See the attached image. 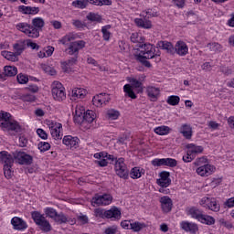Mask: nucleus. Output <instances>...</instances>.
<instances>
[{
  "mask_svg": "<svg viewBox=\"0 0 234 234\" xmlns=\"http://www.w3.org/2000/svg\"><path fill=\"white\" fill-rule=\"evenodd\" d=\"M110 28L111 25H107L101 27V33H102V37L104 41H109L111 39V33H110Z\"/></svg>",
  "mask_w": 234,
  "mask_h": 234,
  "instance_id": "43",
  "label": "nucleus"
},
{
  "mask_svg": "<svg viewBox=\"0 0 234 234\" xmlns=\"http://www.w3.org/2000/svg\"><path fill=\"white\" fill-rule=\"evenodd\" d=\"M207 163V158L206 156H203V157L197 158L194 162V165L202 167V165H206Z\"/></svg>",
  "mask_w": 234,
  "mask_h": 234,
  "instance_id": "54",
  "label": "nucleus"
},
{
  "mask_svg": "<svg viewBox=\"0 0 234 234\" xmlns=\"http://www.w3.org/2000/svg\"><path fill=\"white\" fill-rule=\"evenodd\" d=\"M207 48H209L210 52H222V45L218 44V42H211L207 45Z\"/></svg>",
  "mask_w": 234,
  "mask_h": 234,
  "instance_id": "36",
  "label": "nucleus"
},
{
  "mask_svg": "<svg viewBox=\"0 0 234 234\" xmlns=\"http://www.w3.org/2000/svg\"><path fill=\"white\" fill-rule=\"evenodd\" d=\"M181 228L184 231H189L190 233H197V231H198V225L188 221L181 222Z\"/></svg>",
  "mask_w": 234,
  "mask_h": 234,
  "instance_id": "26",
  "label": "nucleus"
},
{
  "mask_svg": "<svg viewBox=\"0 0 234 234\" xmlns=\"http://www.w3.org/2000/svg\"><path fill=\"white\" fill-rule=\"evenodd\" d=\"M17 82L20 83V85H25L26 83H28V77L24 74H18L16 77Z\"/></svg>",
  "mask_w": 234,
  "mask_h": 234,
  "instance_id": "52",
  "label": "nucleus"
},
{
  "mask_svg": "<svg viewBox=\"0 0 234 234\" xmlns=\"http://www.w3.org/2000/svg\"><path fill=\"white\" fill-rule=\"evenodd\" d=\"M81 48H85V41L79 40V41L70 43L68 49H66V52H68L69 56H74V57L68 59L66 62H64L65 65H67V67H72L78 63V56Z\"/></svg>",
  "mask_w": 234,
  "mask_h": 234,
  "instance_id": "1",
  "label": "nucleus"
},
{
  "mask_svg": "<svg viewBox=\"0 0 234 234\" xmlns=\"http://www.w3.org/2000/svg\"><path fill=\"white\" fill-rule=\"evenodd\" d=\"M74 39H76V35L69 34L66 35L62 39H60V43H62V45H69V43L74 41Z\"/></svg>",
  "mask_w": 234,
  "mask_h": 234,
  "instance_id": "48",
  "label": "nucleus"
},
{
  "mask_svg": "<svg viewBox=\"0 0 234 234\" xmlns=\"http://www.w3.org/2000/svg\"><path fill=\"white\" fill-rule=\"evenodd\" d=\"M14 160H16L14 154H10L6 151L0 152V162H2L4 165H14Z\"/></svg>",
  "mask_w": 234,
  "mask_h": 234,
  "instance_id": "18",
  "label": "nucleus"
},
{
  "mask_svg": "<svg viewBox=\"0 0 234 234\" xmlns=\"http://www.w3.org/2000/svg\"><path fill=\"white\" fill-rule=\"evenodd\" d=\"M198 222H201V224H207V226H213V224H215V218L209 215L202 214Z\"/></svg>",
  "mask_w": 234,
  "mask_h": 234,
  "instance_id": "33",
  "label": "nucleus"
},
{
  "mask_svg": "<svg viewBox=\"0 0 234 234\" xmlns=\"http://www.w3.org/2000/svg\"><path fill=\"white\" fill-rule=\"evenodd\" d=\"M10 117L11 115L8 112H0V127L6 129V131L21 133V125L17 122H11Z\"/></svg>",
  "mask_w": 234,
  "mask_h": 234,
  "instance_id": "4",
  "label": "nucleus"
},
{
  "mask_svg": "<svg viewBox=\"0 0 234 234\" xmlns=\"http://www.w3.org/2000/svg\"><path fill=\"white\" fill-rule=\"evenodd\" d=\"M25 48H27V42L25 40L18 41L14 45V50L16 56H21Z\"/></svg>",
  "mask_w": 234,
  "mask_h": 234,
  "instance_id": "32",
  "label": "nucleus"
},
{
  "mask_svg": "<svg viewBox=\"0 0 234 234\" xmlns=\"http://www.w3.org/2000/svg\"><path fill=\"white\" fill-rule=\"evenodd\" d=\"M180 133H182L183 136H185L186 140H191V137L193 136V131L191 129V126L187 124H184L181 127Z\"/></svg>",
  "mask_w": 234,
  "mask_h": 234,
  "instance_id": "34",
  "label": "nucleus"
},
{
  "mask_svg": "<svg viewBox=\"0 0 234 234\" xmlns=\"http://www.w3.org/2000/svg\"><path fill=\"white\" fill-rule=\"evenodd\" d=\"M83 116H85V108L83 106H77L75 109L74 122L81 125L83 123Z\"/></svg>",
  "mask_w": 234,
  "mask_h": 234,
  "instance_id": "22",
  "label": "nucleus"
},
{
  "mask_svg": "<svg viewBox=\"0 0 234 234\" xmlns=\"http://www.w3.org/2000/svg\"><path fill=\"white\" fill-rule=\"evenodd\" d=\"M117 229L116 227H111L106 229L105 234H116Z\"/></svg>",
  "mask_w": 234,
  "mask_h": 234,
  "instance_id": "64",
  "label": "nucleus"
},
{
  "mask_svg": "<svg viewBox=\"0 0 234 234\" xmlns=\"http://www.w3.org/2000/svg\"><path fill=\"white\" fill-rule=\"evenodd\" d=\"M107 116L109 120H118L120 118V112L112 109L107 111Z\"/></svg>",
  "mask_w": 234,
  "mask_h": 234,
  "instance_id": "47",
  "label": "nucleus"
},
{
  "mask_svg": "<svg viewBox=\"0 0 234 234\" xmlns=\"http://www.w3.org/2000/svg\"><path fill=\"white\" fill-rule=\"evenodd\" d=\"M208 127H209V129H212L213 131H217V129H218L220 127V124L215 121H210V122H208Z\"/></svg>",
  "mask_w": 234,
  "mask_h": 234,
  "instance_id": "60",
  "label": "nucleus"
},
{
  "mask_svg": "<svg viewBox=\"0 0 234 234\" xmlns=\"http://www.w3.org/2000/svg\"><path fill=\"white\" fill-rule=\"evenodd\" d=\"M134 23L135 25H137V27H140L141 28H152L153 27L151 21L145 18H135Z\"/></svg>",
  "mask_w": 234,
  "mask_h": 234,
  "instance_id": "31",
  "label": "nucleus"
},
{
  "mask_svg": "<svg viewBox=\"0 0 234 234\" xmlns=\"http://www.w3.org/2000/svg\"><path fill=\"white\" fill-rule=\"evenodd\" d=\"M157 47L162 48V50H166L168 54H175V47H173L171 42L161 40L157 43Z\"/></svg>",
  "mask_w": 234,
  "mask_h": 234,
  "instance_id": "28",
  "label": "nucleus"
},
{
  "mask_svg": "<svg viewBox=\"0 0 234 234\" xmlns=\"http://www.w3.org/2000/svg\"><path fill=\"white\" fill-rule=\"evenodd\" d=\"M189 52V48L187 44L184 41H177L174 48V54H177L178 56H187Z\"/></svg>",
  "mask_w": 234,
  "mask_h": 234,
  "instance_id": "14",
  "label": "nucleus"
},
{
  "mask_svg": "<svg viewBox=\"0 0 234 234\" xmlns=\"http://www.w3.org/2000/svg\"><path fill=\"white\" fill-rule=\"evenodd\" d=\"M45 214L49 218L55 220L56 217H58V211L52 207L45 208Z\"/></svg>",
  "mask_w": 234,
  "mask_h": 234,
  "instance_id": "49",
  "label": "nucleus"
},
{
  "mask_svg": "<svg viewBox=\"0 0 234 234\" xmlns=\"http://www.w3.org/2000/svg\"><path fill=\"white\" fill-rule=\"evenodd\" d=\"M165 158L162 159H154L152 161V165H154V167H160L161 165H165Z\"/></svg>",
  "mask_w": 234,
  "mask_h": 234,
  "instance_id": "57",
  "label": "nucleus"
},
{
  "mask_svg": "<svg viewBox=\"0 0 234 234\" xmlns=\"http://www.w3.org/2000/svg\"><path fill=\"white\" fill-rule=\"evenodd\" d=\"M72 6H75V8H86L87 2L81 1V0H76L72 2Z\"/></svg>",
  "mask_w": 234,
  "mask_h": 234,
  "instance_id": "55",
  "label": "nucleus"
},
{
  "mask_svg": "<svg viewBox=\"0 0 234 234\" xmlns=\"http://www.w3.org/2000/svg\"><path fill=\"white\" fill-rule=\"evenodd\" d=\"M55 222H58V224H67L69 219L67 218V216L63 214V212H60L59 214L57 213V216L55 217Z\"/></svg>",
  "mask_w": 234,
  "mask_h": 234,
  "instance_id": "46",
  "label": "nucleus"
},
{
  "mask_svg": "<svg viewBox=\"0 0 234 234\" xmlns=\"http://www.w3.org/2000/svg\"><path fill=\"white\" fill-rule=\"evenodd\" d=\"M51 87L52 96L56 101H63V100H66L67 93H65V87H63L61 82L54 81Z\"/></svg>",
  "mask_w": 234,
  "mask_h": 234,
  "instance_id": "8",
  "label": "nucleus"
},
{
  "mask_svg": "<svg viewBox=\"0 0 234 234\" xmlns=\"http://www.w3.org/2000/svg\"><path fill=\"white\" fill-rule=\"evenodd\" d=\"M86 18L92 23H101V16L95 13H90Z\"/></svg>",
  "mask_w": 234,
  "mask_h": 234,
  "instance_id": "42",
  "label": "nucleus"
},
{
  "mask_svg": "<svg viewBox=\"0 0 234 234\" xmlns=\"http://www.w3.org/2000/svg\"><path fill=\"white\" fill-rule=\"evenodd\" d=\"M16 29L26 34V36H28V37H34L32 36V25L28 23L22 22L17 24Z\"/></svg>",
  "mask_w": 234,
  "mask_h": 234,
  "instance_id": "23",
  "label": "nucleus"
},
{
  "mask_svg": "<svg viewBox=\"0 0 234 234\" xmlns=\"http://www.w3.org/2000/svg\"><path fill=\"white\" fill-rule=\"evenodd\" d=\"M215 167L211 165H203L197 169V175L200 176H209L213 173Z\"/></svg>",
  "mask_w": 234,
  "mask_h": 234,
  "instance_id": "21",
  "label": "nucleus"
},
{
  "mask_svg": "<svg viewBox=\"0 0 234 234\" xmlns=\"http://www.w3.org/2000/svg\"><path fill=\"white\" fill-rule=\"evenodd\" d=\"M171 174L169 172L163 171L160 173V179H157L156 184H158L161 187H169L171 186Z\"/></svg>",
  "mask_w": 234,
  "mask_h": 234,
  "instance_id": "15",
  "label": "nucleus"
},
{
  "mask_svg": "<svg viewBox=\"0 0 234 234\" xmlns=\"http://www.w3.org/2000/svg\"><path fill=\"white\" fill-rule=\"evenodd\" d=\"M12 165H4V175L8 180L9 178H12V176L14 175V172L12 171Z\"/></svg>",
  "mask_w": 234,
  "mask_h": 234,
  "instance_id": "50",
  "label": "nucleus"
},
{
  "mask_svg": "<svg viewBox=\"0 0 234 234\" xmlns=\"http://www.w3.org/2000/svg\"><path fill=\"white\" fill-rule=\"evenodd\" d=\"M31 218L34 220L35 224L38 226L41 231L44 233H48V231H52V226L50 222L47 220V218L39 213V211L31 212Z\"/></svg>",
  "mask_w": 234,
  "mask_h": 234,
  "instance_id": "6",
  "label": "nucleus"
},
{
  "mask_svg": "<svg viewBox=\"0 0 234 234\" xmlns=\"http://www.w3.org/2000/svg\"><path fill=\"white\" fill-rule=\"evenodd\" d=\"M62 142L64 145L69 147V149H72V147L76 149V147H78V144H80V139L78 137H73L71 135H66L64 136Z\"/></svg>",
  "mask_w": 234,
  "mask_h": 234,
  "instance_id": "20",
  "label": "nucleus"
},
{
  "mask_svg": "<svg viewBox=\"0 0 234 234\" xmlns=\"http://www.w3.org/2000/svg\"><path fill=\"white\" fill-rule=\"evenodd\" d=\"M13 156L20 165H32L34 162V157L25 152L16 150V152H13Z\"/></svg>",
  "mask_w": 234,
  "mask_h": 234,
  "instance_id": "10",
  "label": "nucleus"
},
{
  "mask_svg": "<svg viewBox=\"0 0 234 234\" xmlns=\"http://www.w3.org/2000/svg\"><path fill=\"white\" fill-rule=\"evenodd\" d=\"M146 94L150 98L151 101H156L158 96H160V89L153 86H148L146 88Z\"/></svg>",
  "mask_w": 234,
  "mask_h": 234,
  "instance_id": "24",
  "label": "nucleus"
},
{
  "mask_svg": "<svg viewBox=\"0 0 234 234\" xmlns=\"http://www.w3.org/2000/svg\"><path fill=\"white\" fill-rule=\"evenodd\" d=\"M18 8H19V11L22 12L23 14H26V15L30 14L31 6L20 5Z\"/></svg>",
  "mask_w": 234,
  "mask_h": 234,
  "instance_id": "62",
  "label": "nucleus"
},
{
  "mask_svg": "<svg viewBox=\"0 0 234 234\" xmlns=\"http://www.w3.org/2000/svg\"><path fill=\"white\" fill-rule=\"evenodd\" d=\"M16 75H17V68L16 67H15V66L4 67V76H5L4 80H6V78H12Z\"/></svg>",
  "mask_w": 234,
  "mask_h": 234,
  "instance_id": "29",
  "label": "nucleus"
},
{
  "mask_svg": "<svg viewBox=\"0 0 234 234\" xmlns=\"http://www.w3.org/2000/svg\"><path fill=\"white\" fill-rule=\"evenodd\" d=\"M37 133L39 136V138H42V140H47V138H48V135L47 134V132H45V130L38 128L37 130Z\"/></svg>",
  "mask_w": 234,
  "mask_h": 234,
  "instance_id": "58",
  "label": "nucleus"
},
{
  "mask_svg": "<svg viewBox=\"0 0 234 234\" xmlns=\"http://www.w3.org/2000/svg\"><path fill=\"white\" fill-rule=\"evenodd\" d=\"M11 224L14 227V229H16L17 231H23L28 228V225L25 222V220L19 217H14L11 219Z\"/></svg>",
  "mask_w": 234,
  "mask_h": 234,
  "instance_id": "16",
  "label": "nucleus"
},
{
  "mask_svg": "<svg viewBox=\"0 0 234 234\" xmlns=\"http://www.w3.org/2000/svg\"><path fill=\"white\" fill-rule=\"evenodd\" d=\"M203 213L204 212L197 207L186 208V215H189L192 218H196V220H200Z\"/></svg>",
  "mask_w": 234,
  "mask_h": 234,
  "instance_id": "25",
  "label": "nucleus"
},
{
  "mask_svg": "<svg viewBox=\"0 0 234 234\" xmlns=\"http://www.w3.org/2000/svg\"><path fill=\"white\" fill-rule=\"evenodd\" d=\"M96 120V112L92 110H88L84 112L83 122L80 123L82 127H87L88 124H90Z\"/></svg>",
  "mask_w": 234,
  "mask_h": 234,
  "instance_id": "19",
  "label": "nucleus"
},
{
  "mask_svg": "<svg viewBox=\"0 0 234 234\" xmlns=\"http://www.w3.org/2000/svg\"><path fill=\"white\" fill-rule=\"evenodd\" d=\"M72 25H74L76 28H85V27H87V25L80 20H73Z\"/></svg>",
  "mask_w": 234,
  "mask_h": 234,
  "instance_id": "61",
  "label": "nucleus"
},
{
  "mask_svg": "<svg viewBox=\"0 0 234 234\" xmlns=\"http://www.w3.org/2000/svg\"><path fill=\"white\" fill-rule=\"evenodd\" d=\"M144 228H147V225H145V223L135 221V222H132L130 229H133V231H134L135 233H138V231H142Z\"/></svg>",
  "mask_w": 234,
  "mask_h": 234,
  "instance_id": "37",
  "label": "nucleus"
},
{
  "mask_svg": "<svg viewBox=\"0 0 234 234\" xmlns=\"http://www.w3.org/2000/svg\"><path fill=\"white\" fill-rule=\"evenodd\" d=\"M107 160H110V164L115 163V173L120 178L126 179L129 176V170H127V165H125V159L123 158H115L114 155L107 154L105 156Z\"/></svg>",
  "mask_w": 234,
  "mask_h": 234,
  "instance_id": "2",
  "label": "nucleus"
},
{
  "mask_svg": "<svg viewBox=\"0 0 234 234\" xmlns=\"http://www.w3.org/2000/svg\"><path fill=\"white\" fill-rule=\"evenodd\" d=\"M127 80L129 83H131L132 87H133V89H137L138 94H142V92H144V88L142 87V82L144 81V79L137 80L130 77Z\"/></svg>",
  "mask_w": 234,
  "mask_h": 234,
  "instance_id": "27",
  "label": "nucleus"
},
{
  "mask_svg": "<svg viewBox=\"0 0 234 234\" xmlns=\"http://www.w3.org/2000/svg\"><path fill=\"white\" fill-rule=\"evenodd\" d=\"M177 162L176 159L173 158H165V165H167L168 167H176Z\"/></svg>",
  "mask_w": 234,
  "mask_h": 234,
  "instance_id": "56",
  "label": "nucleus"
},
{
  "mask_svg": "<svg viewBox=\"0 0 234 234\" xmlns=\"http://www.w3.org/2000/svg\"><path fill=\"white\" fill-rule=\"evenodd\" d=\"M63 128V125L59 122H49V129L51 133L52 138L54 140H61V129Z\"/></svg>",
  "mask_w": 234,
  "mask_h": 234,
  "instance_id": "13",
  "label": "nucleus"
},
{
  "mask_svg": "<svg viewBox=\"0 0 234 234\" xmlns=\"http://www.w3.org/2000/svg\"><path fill=\"white\" fill-rule=\"evenodd\" d=\"M86 3L90 5H94L95 6H111L112 5V0H85Z\"/></svg>",
  "mask_w": 234,
  "mask_h": 234,
  "instance_id": "30",
  "label": "nucleus"
},
{
  "mask_svg": "<svg viewBox=\"0 0 234 234\" xmlns=\"http://www.w3.org/2000/svg\"><path fill=\"white\" fill-rule=\"evenodd\" d=\"M94 217H96V218H113V220H120L122 218V211L116 207L109 210L95 208Z\"/></svg>",
  "mask_w": 234,
  "mask_h": 234,
  "instance_id": "3",
  "label": "nucleus"
},
{
  "mask_svg": "<svg viewBox=\"0 0 234 234\" xmlns=\"http://www.w3.org/2000/svg\"><path fill=\"white\" fill-rule=\"evenodd\" d=\"M38 149L41 153H45L46 151H48V149H50V144L47 142H40L38 144Z\"/></svg>",
  "mask_w": 234,
  "mask_h": 234,
  "instance_id": "51",
  "label": "nucleus"
},
{
  "mask_svg": "<svg viewBox=\"0 0 234 234\" xmlns=\"http://www.w3.org/2000/svg\"><path fill=\"white\" fill-rule=\"evenodd\" d=\"M186 154L183 156V162L189 163L193 162L194 158H197V154L204 152V147L197 146L195 144H186Z\"/></svg>",
  "mask_w": 234,
  "mask_h": 234,
  "instance_id": "7",
  "label": "nucleus"
},
{
  "mask_svg": "<svg viewBox=\"0 0 234 234\" xmlns=\"http://www.w3.org/2000/svg\"><path fill=\"white\" fill-rule=\"evenodd\" d=\"M92 102L96 107H101L103 105V93L94 96Z\"/></svg>",
  "mask_w": 234,
  "mask_h": 234,
  "instance_id": "44",
  "label": "nucleus"
},
{
  "mask_svg": "<svg viewBox=\"0 0 234 234\" xmlns=\"http://www.w3.org/2000/svg\"><path fill=\"white\" fill-rule=\"evenodd\" d=\"M21 100L23 101H29V102H32V101H36V96L34 94H24L21 96Z\"/></svg>",
  "mask_w": 234,
  "mask_h": 234,
  "instance_id": "53",
  "label": "nucleus"
},
{
  "mask_svg": "<svg viewBox=\"0 0 234 234\" xmlns=\"http://www.w3.org/2000/svg\"><path fill=\"white\" fill-rule=\"evenodd\" d=\"M123 90L128 98H131L132 100H136V93H134V90H133V86H131V84L124 85Z\"/></svg>",
  "mask_w": 234,
  "mask_h": 234,
  "instance_id": "35",
  "label": "nucleus"
},
{
  "mask_svg": "<svg viewBox=\"0 0 234 234\" xmlns=\"http://www.w3.org/2000/svg\"><path fill=\"white\" fill-rule=\"evenodd\" d=\"M87 94V90L84 89L79 88L72 90V98H85V95Z\"/></svg>",
  "mask_w": 234,
  "mask_h": 234,
  "instance_id": "40",
  "label": "nucleus"
},
{
  "mask_svg": "<svg viewBox=\"0 0 234 234\" xmlns=\"http://www.w3.org/2000/svg\"><path fill=\"white\" fill-rule=\"evenodd\" d=\"M140 49V55L144 56L148 59H155L156 63L160 62V51L156 52L154 47L152 44H142L138 45Z\"/></svg>",
  "mask_w": 234,
  "mask_h": 234,
  "instance_id": "5",
  "label": "nucleus"
},
{
  "mask_svg": "<svg viewBox=\"0 0 234 234\" xmlns=\"http://www.w3.org/2000/svg\"><path fill=\"white\" fill-rule=\"evenodd\" d=\"M199 204L202 206V207L210 209V211H214L215 213L220 211V204H218V201H217L215 197H205L201 198Z\"/></svg>",
  "mask_w": 234,
  "mask_h": 234,
  "instance_id": "9",
  "label": "nucleus"
},
{
  "mask_svg": "<svg viewBox=\"0 0 234 234\" xmlns=\"http://www.w3.org/2000/svg\"><path fill=\"white\" fill-rule=\"evenodd\" d=\"M142 175H144V170H140V167H133L130 172V176L133 180L142 178Z\"/></svg>",
  "mask_w": 234,
  "mask_h": 234,
  "instance_id": "38",
  "label": "nucleus"
},
{
  "mask_svg": "<svg viewBox=\"0 0 234 234\" xmlns=\"http://www.w3.org/2000/svg\"><path fill=\"white\" fill-rule=\"evenodd\" d=\"M169 126H158L154 130L155 134H159V136H165V134H169Z\"/></svg>",
  "mask_w": 234,
  "mask_h": 234,
  "instance_id": "39",
  "label": "nucleus"
},
{
  "mask_svg": "<svg viewBox=\"0 0 234 234\" xmlns=\"http://www.w3.org/2000/svg\"><path fill=\"white\" fill-rule=\"evenodd\" d=\"M160 203L164 213H169L173 209V200L167 196L160 198Z\"/></svg>",
  "mask_w": 234,
  "mask_h": 234,
  "instance_id": "17",
  "label": "nucleus"
},
{
  "mask_svg": "<svg viewBox=\"0 0 234 234\" xmlns=\"http://www.w3.org/2000/svg\"><path fill=\"white\" fill-rule=\"evenodd\" d=\"M43 27H45V20L41 17H36L32 19V37L33 38L39 37V32L43 30Z\"/></svg>",
  "mask_w": 234,
  "mask_h": 234,
  "instance_id": "12",
  "label": "nucleus"
},
{
  "mask_svg": "<svg viewBox=\"0 0 234 234\" xmlns=\"http://www.w3.org/2000/svg\"><path fill=\"white\" fill-rule=\"evenodd\" d=\"M220 70L225 76H231L233 74V69L229 67H222Z\"/></svg>",
  "mask_w": 234,
  "mask_h": 234,
  "instance_id": "59",
  "label": "nucleus"
},
{
  "mask_svg": "<svg viewBox=\"0 0 234 234\" xmlns=\"http://www.w3.org/2000/svg\"><path fill=\"white\" fill-rule=\"evenodd\" d=\"M131 221L129 220H124L121 222V226L122 228H123V229H131Z\"/></svg>",
  "mask_w": 234,
  "mask_h": 234,
  "instance_id": "63",
  "label": "nucleus"
},
{
  "mask_svg": "<svg viewBox=\"0 0 234 234\" xmlns=\"http://www.w3.org/2000/svg\"><path fill=\"white\" fill-rule=\"evenodd\" d=\"M112 202V196L110 194L99 195L96 194L92 199V206H109Z\"/></svg>",
  "mask_w": 234,
  "mask_h": 234,
  "instance_id": "11",
  "label": "nucleus"
},
{
  "mask_svg": "<svg viewBox=\"0 0 234 234\" xmlns=\"http://www.w3.org/2000/svg\"><path fill=\"white\" fill-rule=\"evenodd\" d=\"M166 103H168V105H172V106L178 105V103H180V97H178L176 95H171L167 98Z\"/></svg>",
  "mask_w": 234,
  "mask_h": 234,
  "instance_id": "45",
  "label": "nucleus"
},
{
  "mask_svg": "<svg viewBox=\"0 0 234 234\" xmlns=\"http://www.w3.org/2000/svg\"><path fill=\"white\" fill-rule=\"evenodd\" d=\"M2 56L5 58V59H8V61H17L18 55H16V52L3 51Z\"/></svg>",
  "mask_w": 234,
  "mask_h": 234,
  "instance_id": "41",
  "label": "nucleus"
}]
</instances>
